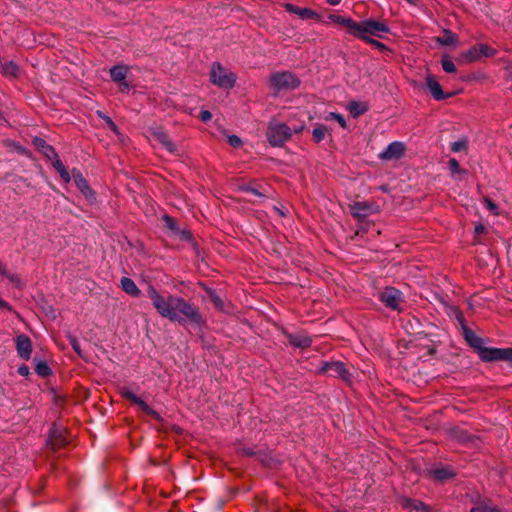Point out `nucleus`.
Returning <instances> with one entry per match:
<instances>
[{"label":"nucleus","mask_w":512,"mask_h":512,"mask_svg":"<svg viewBox=\"0 0 512 512\" xmlns=\"http://www.w3.org/2000/svg\"><path fill=\"white\" fill-rule=\"evenodd\" d=\"M128 72V67L124 65H117L110 69V75L113 81L119 84L120 90L122 92L128 91L130 89V85L126 82V75Z\"/></svg>","instance_id":"9b49d317"},{"label":"nucleus","mask_w":512,"mask_h":512,"mask_svg":"<svg viewBox=\"0 0 512 512\" xmlns=\"http://www.w3.org/2000/svg\"><path fill=\"white\" fill-rule=\"evenodd\" d=\"M163 220L168 228H170L172 231L179 233L182 239L189 240L190 239V233L188 231H178L176 228V225L174 223V220L169 217L168 215L163 216Z\"/></svg>","instance_id":"393cba45"},{"label":"nucleus","mask_w":512,"mask_h":512,"mask_svg":"<svg viewBox=\"0 0 512 512\" xmlns=\"http://www.w3.org/2000/svg\"><path fill=\"white\" fill-rule=\"evenodd\" d=\"M483 361L508 360L512 361V348L486 347L485 343L477 351Z\"/></svg>","instance_id":"423d86ee"},{"label":"nucleus","mask_w":512,"mask_h":512,"mask_svg":"<svg viewBox=\"0 0 512 512\" xmlns=\"http://www.w3.org/2000/svg\"><path fill=\"white\" fill-rule=\"evenodd\" d=\"M348 109L353 116H359L366 111V106L358 102H351L348 105Z\"/></svg>","instance_id":"cd10ccee"},{"label":"nucleus","mask_w":512,"mask_h":512,"mask_svg":"<svg viewBox=\"0 0 512 512\" xmlns=\"http://www.w3.org/2000/svg\"><path fill=\"white\" fill-rule=\"evenodd\" d=\"M50 160L52 161V165H53L54 169L59 173V175L63 179V181L68 183L71 180V175L68 172V170L66 169V167L64 166V164L59 159L58 155L56 154V156L52 157V159H50Z\"/></svg>","instance_id":"6ab92c4d"},{"label":"nucleus","mask_w":512,"mask_h":512,"mask_svg":"<svg viewBox=\"0 0 512 512\" xmlns=\"http://www.w3.org/2000/svg\"><path fill=\"white\" fill-rule=\"evenodd\" d=\"M1 307H2V315L5 313V312H11V307L5 303L4 301H2V304H1Z\"/></svg>","instance_id":"49530a36"},{"label":"nucleus","mask_w":512,"mask_h":512,"mask_svg":"<svg viewBox=\"0 0 512 512\" xmlns=\"http://www.w3.org/2000/svg\"><path fill=\"white\" fill-rule=\"evenodd\" d=\"M449 169L453 175L459 174L461 172L459 163L454 158L450 159V161H449Z\"/></svg>","instance_id":"e433bc0d"},{"label":"nucleus","mask_w":512,"mask_h":512,"mask_svg":"<svg viewBox=\"0 0 512 512\" xmlns=\"http://www.w3.org/2000/svg\"><path fill=\"white\" fill-rule=\"evenodd\" d=\"M147 295L158 313L164 318L179 323L185 318L196 323L200 321L197 310L180 297L163 296L154 287L148 288Z\"/></svg>","instance_id":"f257e3e1"},{"label":"nucleus","mask_w":512,"mask_h":512,"mask_svg":"<svg viewBox=\"0 0 512 512\" xmlns=\"http://www.w3.org/2000/svg\"><path fill=\"white\" fill-rule=\"evenodd\" d=\"M463 334H464L465 340L476 351H478L482 347V345L485 343L482 338L478 337L473 331L469 330L468 328L463 329Z\"/></svg>","instance_id":"a211bd4d"},{"label":"nucleus","mask_w":512,"mask_h":512,"mask_svg":"<svg viewBox=\"0 0 512 512\" xmlns=\"http://www.w3.org/2000/svg\"><path fill=\"white\" fill-rule=\"evenodd\" d=\"M98 115L106 122L107 126L116 134H118V128L110 117L106 116L102 112L98 111Z\"/></svg>","instance_id":"c9c22d12"},{"label":"nucleus","mask_w":512,"mask_h":512,"mask_svg":"<svg viewBox=\"0 0 512 512\" xmlns=\"http://www.w3.org/2000/svg\"><path fill=\"white\" fill-rule=\"evenodd\" d=\"M366 41L368 43H370L371 45H373L375 48L379 49V50H385L386 49V46L383 43H381V42H379L377 40H374V39L371 38V39L366 40Z\"/></svg>","instance_id":"79ce46f5"},{"label":"nucleus","mask_w":512,"mask_h":512,"mask_svg":"<svg viewBox=\"0 0 512 512\" xmlns=\"http://www.w3.org/2000/svg\"><path fill=\"white\" fill-rule=\"evenodd\" d=\"M18 71H19L18 66L13 62H10L5 67H2V74H5V75H10V76L15 77V76H17Z\"/></svg>","instance_id":"7c9ffc66"},{"label":"nucleus","mask_w":512,"mask_h":512,"mask_svg":"<svg viewBox=\"0 0 512 512\" xmlns=\"http://www.w3.org/2000/svg\"><path fill=\"white\" fill-rule=\"evenodd\" d=\"M245 190L248 191V192H251L252 194H254L256 196H262V194L258 190L254 189V188L247 187V188H245Z\"/></svg>","instance_id":"8fccbe9b"},{"label":"nucleus","mask_w":512,"mask_h":512,"mask_svg":"<svg viewBox=\"0 0 512 512\" xmlns=\"http://www.w3.org/2000/svg\"><path fill=\"white\" fill-rule=\"evenodd\" d=\"M122 395H123L126 399L130 400V401H131V402H133V403H134V402H136V401H137V399L139 398L138 396H136L133 392H131V391H129V390H123Z\"/></svg>","instance_id":"ea45409f"},{"label":"nucleus","mask_w":512,"mask_h":512,"mask_svg":"<svg viewBox=\"0 0 512 512\" xmlns=\"http://www.w3.org/2000/svg\"><path fill=\"white\" fill-rule=\"evenodd\" d=\"M227 139L229 144L233 147H240L242 144L241 139L236 135H229Z\"/></svg>","instance_id":"4c0bfd02"},{"label":"nucleus","mask_w":512,"mask_h":512,"mask_svg":"<svg viewBox=\"0 0 512 512\" xmlns=\"http://www.w3.org/2000/svg\"><path fill=\"white\" fill-rule=\"evenodd\" d=\"M326 120L334 119L336 120L342 128H346V120L341 114H337L334 112L329 113L326 117Z\"/></svg>","instance_id":"f704fd0d"},{"label":"nucleus","mask_w":512,"mask_h":512,"mask_svg":"<svg viewBox=\"0 0 512 512\" xmlns=\"http://www.w3.org/2000/svg\"><path fill=\"white\" fill-rule=\"evenodd\" d=\"M465 145V141H455L454 143H452L451 149L453 152H459L465 148Z\"/></svg>","instance_id":"58836bf2"},{"label":"nucleus","mask_w":512,"mask_h":512,"mask_svg":"<svg viewBox=\"0 0 512 512\" xmlns=\"http://www.w3.org/2000/svg\"><path fill=\"white\" fill-rule=\"evenodd\" d=\"M389 31V27L383 22L364 20L358 23L356 37L369 40L371 39L370 36L382 37L383 33H388Z\"/></svg>","instance_id":"20e7f679"},{"label":"nucleus","mask_w":512,"mask_h":512,"mask_svg":"<svg viewBox=\"0 0 512 512\" xmlns=\"http://www.w3.org/2000/svg\"><path fill=\"white\" fill-rule=\"evenodd\" d=\"M430 475L436 480L443 481L451 478L454 475V472L449 467H439L430 470Z\"/></svg>","instance_id":"412c9836"},{"label":"nucleus","mask_w":512,"mask_h":512,"mask_svg":"<svg viewBox=\"0 0 512 512\" xmlns=\"http://www.w3.org/2000/svg\"><path fill=\"white\" fill-rule=\"evenodd\" d=\"M326 132H327V129L324 126L315 127L312 131L315 141L316 142L322 141L325 137Z\"/></svg>","instance_id":"473e14b6"},{"label":"nucleus","mask_w":512,"mask_h":512,"mask_svg":"<svg viewBox=\"0 0 512 512\" xmlns=\"http://www.w3.org/2000/svg\"><path fill=\"white\" fill-rule=\"evenodd\" d=\"M302 130L303 126L290 128L284 123L271 121L267 129V139L272 146H282L293 133H300Z\"/></svg>","instance_id":"f03ea898"},{"label":"nucleus","mask_w":512,"mask_h":512,"mask_svg":"<svg viewBox=\"0 0 512 512\" xmlns=\"http://www.w3.org/2000/svg\"><path fill=\"white\" fill-rule=\"evenodd\" d=\"M325 371L329 373L331 376H340L344 377L345 375V367L343 363L341 362H333V363H327L325 365Z\"/></svg>","instance_id":"4be33fe9"},{"label":"nucleus","mask_w":512,"mask_h":512,"mask_svg":"<svg viewBox=\"0 0 512 512\" xmlns=\"http://www.w3.org/2000/svg\"><path fill=\"white\" fill-rule=\"evenodd\" d=\"M121 287L129 295L138 296L140 294V290L137 288L135 282L130 278L123 277L121 279Z\"/></svg>","instance_id":"5701e85b"},{"label":"nucleus","mask_w":512,"mask_h":512,"mask_svg":"<svg viewBox=\"0 0 512 512\" xmlns=\"http://www.w3.org/2000/svg\"><path fill=\"white\" fill-rule=\"evenodd\" d=\"M47 442L48 444L52 447V448H55L59 445H62L64 444L65 442V439L62 435V429L60 427H56L54 426L51 430H50V433L48 435V439H47Z\"/></svg>","instance_id":"dca6fc26"},{"label":"nucleus","mask_w":512,"mask_h":512,"mask_svg":"<svg viewBox=\"0 0 512 512\" xmlns=\"http://www.w3.org/2000/svg\"><path fill=\"white\" fill-rule=\"evenodd\" d=\"M426 85L430 93L436 100H443L450 96L449 94H445L442 91L440 84L432 76L427 77Z\"/></svg>","instance_id":"4468645a"},{"label":"nucleus","mask_w":512,"mask_h":512,"mask_svg":"<svg viewBox=\"0 0 512 512\" xmlns=\"http://www.w3.org/2000/svg\"><path fill=\"white\" fill-rule=\"evenodd\" d=\"M200 116L204 122L209 121L212 118V114L207 110L201 111Z\"/></svg>","instance_id":"a18cd8bd"},{"label":"nucleus","mask_w":512,"mask_h":512,"mask_svg":"<svg viewBox=\"0 0 512 512\" xmlns=\"http://www.w3.org/2000/svg\"><path fill=\"white\" fill-rule=\"evenodd\" d=\"M284 7L288 12L298 15L302 19L312 18L316 16V13L308 8H299L290 3H286Z\"/></svg>","instance_id":"f3484780"},{"label":"nucleus","mask_w":512,"mask_h":512,"mask_svg":"<svg viewBox=\"0 0 512 512\" xmlns=\"http://www.w3.org/2000/svg\"><path fill=\"white\" fill-rule=\"evenodd\" d=\"M150 141L160 144L164 149L170 153L177 151L176 145L169 139L166 133L160 128H155L150 131Z\"/></svg>","instance_id":"9d476101"},{"label":"nucleus","mask_w":512,"mask_h":512,"mask_svg":"<svg viewBox=\"0 0 512 512\" xmlns=\"http://www.w3.org/2000/svg\"><path fill=\"white\" fill-rule=\"evenodd\" d=\"M35 370L37 374H39L42 377H45L50 374V368L45 361H37L35 365Z\"/></svg>","instance_id":"c756f323"},{"label":"nucleus","mask_w":512,"mask_h":512,"mask_svg":"<svg viewBox=\"0 0 512 512\" xmlns=\"http://www.w3.org/2000/svg\"><path fill=\"white\" fill-rule=\"evenodd\" d=\"M495 53L494 49L485 45L478 44L463 54V57L468 62H474L480 60L482 57H490Z\"/></svg>","instance_id":"1a4fd4ad"},{"label":"nucleus","mask_w":512,"mask_h":512,"mask_svg":"<svg viewBox=\"0 0 512 512\" xmlns=\"http://www.w3.org/2000/svg\"><path fill=\"white\" fill-rule=\"evenodd\" d=\"M484 230H485V228H484V226H483V225H481V224H480V225H477V226L475 227V232H476L477 234L483 233V232H484Z\"/></svg>","instance_id":"3c124183"},{"label":"nucleus","mask_w":512,"mask_h":512,"mask_svg":"<svg viewBox=\"0 0 512 512\" xmlns=\"http://www.w3.org/2000/svg\"><path fill=\"white\" fill-rule=\"evenodd\" d=\"M331 5H337L341 2V0H326Z\"/></svg>","instance_id":"603ef678"},{"label":"nucleus","mask_w":512,"mask_h":512,"mask_svg":"<svg viewBox=\"0 0 512 512\" xmlns=\"http://www.w3.org/2000/svg\"><path fill=\"white\" fill-rule=\"evenodd\" d=\"M5 144H6L7 146H9V147L14 146V143H13V142H11V141H7V142H5ZM15 149H16L17 151H19V152H24V149H23L21 146L15 145Z\"/></svg>","instance_id":"de8ad7c7"},{"label":"nucleus","mask_w":512,"mask_h":512,"mask_svg":"<svg viewBox=\"0 0 512 512\" xmlns=\"http://www.w3.org/2000/svg\"><path fill=\"white\" fill-rule=\"evenodd\" d=\"M72 178L78 189L89 201L95 199L92 189L89 187L87 181L84 179L83 175L79 170H72Z\"/></svg>","instance_id":"f8f14e48"},{"label":"nucleus","mask_w":512,"mask_h":512,"mask_svg":"<svg viewBox=\"0 0 512 512\" xmlns=\"http://www.w3.org/2000/svg\"><path fill=\"white\" fill-rule=\"evenodd\" d=\"M210 80L222 89H231L236 82V75L220 63H213L210 70Z\"/></svg>","instance_id":"7ed1b4c3"},{"label":"nucleus","mask_w":512,"mask_h":512,"mask_svg":"<svg viewBox=\"0 0 512 512\" xmlns=\"http://www.w3.org/2000/svg\"><path fill=\"white\" fill-rule=\"evenodd\" d=\"M134 404L138 405L147 414H150L155 418L159 417L158 413L150 408L141 398H138Z\"/></svg>","instance_id":"2f4dec72"},{"label":"nucleus","mask_w":512,"mask_h":512,"mask_svg":"<svg viewBox=\"0 0 512 512\" xmlns=\"http://www.w3.org/2000/svg\"><path fill=\"white\" fill-rule=\"evenodd\" d=\"M330 19L339 25L345 26L350 34L356 36L359 22H355L350 18L342 17L339 15H331Z\"/></svg>","instance_id":"2eb2a0df"},{"label":"nucleus","mask_w":512,"mask_h":512,"mask_svg":"<svg viewBox=\"0 0 512 512\" xmlns=\"http://www.w3.org/2000/svg\"><path fill=\"white\" fill-rule=\"evenodd\" d=\"M18 373L21 375V376H28L29 375V367L26 366V365H22L18 368Z\"/></svg>","instance_id":"c03bdc74"},{"label":"nucleus","mask_w":512,"mask_h":512,"mask_svg":"<svg viewBox=\"0 0 512 512\" xmlns=\"http://www.w3.org/2000/svg\"><path fill=\"white\" fill-rule=\"evenodd\" d=\"M405 153V145L402 142L395 141L390 143L385 150L379 154V158L384 161L399 160Z\"/></svg>","instance_id":"6e6552de"},{"label":"nucleus","mask_w":512,"mask_h":512,"mask_svg":"<svg viewBox=\"0 0 512 512\" xmlns=\"http://www.w3.org/2000/svg\"><path fill=\"white\" fill-rule=\"evenodd\" d=\"M270 85L275 91L295 89L299 80L290 72H277L271 75Z\"/></svg>","instance_id":"39448f33"},{"label":"nucleus","mask_w":512,"mask_h":512,"mask_svg":"<svg viewBox=\"0 0 512 512\" xmlns=\"http://www.w3.org/2000/svg\"><path fill=\"white\" fill-rule=\"evenodd\" d=\"M380 300L386 307L394 310H401L403 295L398 289L394 287H387L380 292Z\"/></svg>","instance_id":"0eeeda50"},{"label":"nucleus","mask_w":512,"mask_h":512,"mask_svg":"<svg viewBox=\"0 0 512 512\" xmlns=\"http://www.w3.org/2000/svg\"><path fill=\"white\" fill-rule=\"evenodd\" d=\"M441 63H442V68L445 72L454 73L456 71V67H455L454 63L448 57H444L442 59Z\"/></svg>","instance_id":"72a5a7b5"},{"label":"nucleus","mask_w":512,"mask_h":512,"mask_svg":"<svg viewBox=\"0 0 512 512\" xmlns=\"http://www.w3.org/2000/svg\"><path fill=\"white\" fill-rule=\"evenodd\" d=\"M16 348L22 359L28 360L31 357L32 345L30 339L25 335L16 338Z\"/></svg>","instance_id":"ddd939ff"},{"label":"nucleus","mask_w":512,"mask_h":512,"mask_svg":"<svg viewBox=\"0 0 512 512\" xmlns=\"http://www.w3.org/2000/svg\"><path fill=\"white\" fill-rule=\"evenodd\" d=\"M212 300L219 308H222V301L218 296L213 295Z\"/></svg>","instance_id":"09e8293b"},{"label":"nucleus","mask_w":512,"mask_h":512,"mask_svg":"<svg viewBox=\"0 0 512 512\" xmlns=\"http://www.w3.org/2000/svg\"><path fill=\"white\" fill-rule=\"evenodd\" d=\"M438 42L442 45H454L457 42V36L450 31H445L444 35L438 38Z\"/></svg>","instance_id":"bb28decb"},{"label":"nucleus","mask_w":512,"mask_h":512,"mask_svg":"<svg viewBox=\"0 0 512 512\" xmlns=\"http://www.w3.org/2000/svg\"><path fill=\"white\" fill-rule=\"evenodd\" d=\"M485 205L494 214H498L497 206L491 200L485 199Z\"/></svg>","instance_id":"37998d69"},{"label":"nucleus","mask_w":512,"mask_h":512,"mask_svg":"<svg viewBox=\"0 0 512 512\" xmlns=\"http://www.w3.org/2000/svg\"><path fill=\"white\" fill-rule=\"evenodd\" d=\"M289 342L295 347L305 348L311 344V339L305 335H291Z\"/></svg>","instance_id":"b1692460"},{"label":"nucleus","mask_w":512,"mask_h":512,"mask_svg":"<svg viewBox=\"0 0 512 512\" xmlns=\"http://www.w3.org/2000/svg\"><path fill=\"white\" fill-rule=\"evenodd\" d=\"M351 211L354 216L364 217L367 215V207L362 203H354L351 206Z\"/></svg>","instance_id":"c85d7f7f"},{"label":"nucleus","mask_w":512,"mask_h":512,"mask_svg":"<svg viewBox=\"0 0 512 512\" xmlns=\"http://www.w3.org/2000/svg\"><path fill=\"white\" fill-rule=\"evenodd\" d=\"M403 506L405 508H409V509H412V510H415V511H422V512H427L428 511L427 506L425 504H423L422 502L417 501V500L405 499L403 501Z\"/></svg>","instance_id":"a878e982"},{"label":"nucleus","mask_w":512,"mask_h":512,"mask_svg":"<svg viewBox=\"0 0 512 512\" xmlns=\"http://www.w3.org/2000/svg\"><path fill=\"white\" fill-rule=\"evenodd\" d=\"M69 340H70V344L72 345L74 351L80 355L81 354L80 344L77 341V339L74 337H69Z\"/></svg>","instance_id":"a19ab883"},{"label":"nucleus","mask_w":512,"mask_h":512,"mask_svg":"<svg viewBox=\"0 0 512 512\" xmlns=\"http://www.w3.org/2000/svg\"><path fill=\"white\" fill-rule=\"evenodd\" d=\"M33 143L35 147L39 149L48 159H52V157L56 156L57 153L55 152V150L50 145H48L43 139L34 138Z\"/></svg>","instance_id":"aec40b11"}]
</instances>
